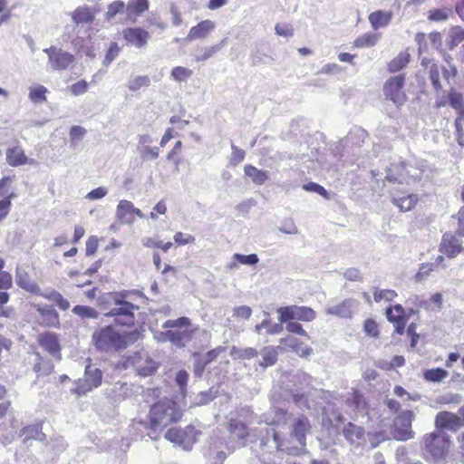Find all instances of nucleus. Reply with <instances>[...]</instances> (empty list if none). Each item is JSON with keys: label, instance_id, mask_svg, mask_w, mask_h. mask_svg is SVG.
Returning a JSON list of instances; mask_svg holds the SVG:
<instances>
[{"label": "nucleus", "instance_id": "1", "mask_svg": "<svg viewBox=\"0 0 464 464\" xmlns=\"http://www.w3.org/2000/svg\"><path fill=\"white\" fill-rule=\"evenodd\" d=\"M263 421L269 426L289 427V438L284 439L279 431L271 429V435L276 443V451L273 454V459L267 464H296L285 460L283 461V455H299L304 450L306 435L311 431L309 419L301 413L293 414L286 411L275 408L264 415Z\"/></svg>", "mask_w": 464, "mask_h": 464}, {"label": "nucleus", "instance_id": "2", "mask_svg": "<svg viewBox=\"0 0 464 464\" xmlns=\"http://www.w3.org/2000/svg\"><path fill=\"white\" fill-rule=\"evenodd\" d=\"M137 339L135 332L121 334L111 325L104 326L93 332L92 340L95 348L102 352H113L126 348Z\"/></svg>", "mask_w": 464, "mask_h": 464}, {"label": "nucleus", "instance_id": "3", "mask_svg": "<svg viewBox=\"0 0 464 464\" xmlns=\"http://www.w3.org/2000/svg\"><path fill=\"white\" fill-rule=\"evenodd\" d=\"M182 416L176 403L164 399L154 404L150 411V428L155 432L164 430L168 425L178 421Z\"/></svg>", "mask_w": 464, "mask_h": 464}, {"label": "nucleus", "instance_id": "4", "mask_svg": "<svg viewBox=\"0 0 464 464\" xmlns=\"http://www.w3.org/2000/svg\"><path fill=\"white\" fill-rule=\"evenodd\" d=\"M162 328L168 329L165 332L166 338L178 347H184L189 343L193 335L198 331V326H194L188 317L182 316L174 320H167Z\"/></svg>", "mask_w": 464, "mask_h": 464}, {"label": "nucleus", "instance_id": "5", "mask_svg": "<svg viewBox=\"0 0 464 464\" xmlns=\"http://www.w3.org/2000/svg\"><path fill=\"white\" fill-rule=\"evenodd\" d=\"M129 292L122 291L113 294L115 307L111 308L105 316L113 317L117 324L122 326H131L135 322L134 312L139 309L137 305L126 301Z\"/></svg>", "mask_w": 464, "mask_h": 464}, {"label": "nucleus", "instance_id": "6", "mask_svg": "<svg viewBox=\"0 0 464 464\" xmlns=\"http://www.w3.org/2000/svg\"><path fill=\"white\" fill-rule=\"evenodd\" d=\"M424 446L427 457L433 461H439L446 455L450 440L445 432L438 430L425 436Z\"/></svg>", "mask_w": 464, "mask_h": 464}, {"label": "nucleus", "instance_id": "7", "mask_svg": "<svg viewBox=\"0 0 464 464\" xmlns=\"http://www.w3.org/2000/svg\"><path fill=\"white\" fill-rule=\"evenodd\" d=\"M124 366L125 368H134L139 375L144 377L153 374L158 368L157 362L143 349L128 356L124 362Z\"/></svg>", "mask_w": 464, "mask_h": 464}, {"label": "nucleus", "instance_id": "8", "mask_svg": "<svg viewBox=\"0 0 464 464\" xmlns=\"http://www.w3.org/2000/svg\"><path fill=\"white\" fill-rule=\"evenodd\" d=\"M276 312L279 314L280 323L293 320L311 322L316 317L315 311L308 306L289 305L279 307Z\"/></svg>", "mask_w": 464, "mask_h": 464}, {"label": "nucleus", "instance_id": "9", "mask_svg": "<svg viewBox=\"0 0 464 464\" xmlns=\"http://www.w3.org/2000/svg\"><path fill=\"white\" fill-rule=\"evenodd\" d=\"M47 54V67L52 71H64L74 62V56L56 46L44 49Z\"/></svg>", "mask_w": 464, "mask_h": 464}, {"label": "nucleus", "instance_id": "10", "mask_svg": "<svg viewBox=\"0 0 464 464\" xmlns=\"http://www.w3.org/2000/svg\"><path fill=\"white\" fill-rule=\"evenodd\" d=\"M423 172V169L415 168L411 165L407 166L406 164L401 163L398 166H393L392 169H389L386 179L391 182L398 181L399 183H409L411 180H420Z\"/></svg>", "mask_w": 464, "mask_h": 464}, {"label": "nucleus", "instance_id": "11", "mask_svg": "<svg viewBox=\"0 0 464 464\" xmlns=\"http://www.w3.org/2000/svg\"><path fill=\"white\" fill-rule=\"evenodd\" d=\"M198 431L191 425L187 426L184 430L172 428L169 429L166 434L165 438L180 447H182L186 450H189L192 448V445L196 442Z\"/></svg>", "mask_w": 464, "mask_h": 464}, {"label": "nucleus", "instance_id": "12", "mask_svg": "<svg viewBox=\"0 0 464 464\" xmlns=\"http://www.w3.org/2000/svg\"><path fill=\"white\" fill-rule=\"evenodd\" d=\"M415 415L412 411H401L394 420V437L398 440L412 439L414 432L411 430V422Z\"/></svg>", "mask_w": 464, "mask_h": 464}, {"label": "nucleus", "instance_id": "13", "mask_svg": "<svg viewBox=\"0 0 464 464\" xmlns=\"http://www.w3.org/2000/svg\"><path fill=\"white\" fill-rule=\"evenodd\" d=\"M102 372L97 368L88 365L85 368V374L82 380H79L72 392L78 395H83L86 392L97 388L102 383Z\"/></svg>", "mask_w": 464, "mask_h": 464}, {"label": "nucleus", "instance_id": "14", "mask_svg": "<svg viewBox=\"0 0 464 464\" xmlns=\"http://www.w3.org/2000/svg\"><path fill=\"white\" fill-rule=\"evenodd\" d=\"M404 80L402 75H396L390 78L384 85L385 96L397 105H401L406 101V95L402 90Z\"/></svg>", "mask_w": 464, "mask_h": 464}, {"label": "nucleus", "instance_id": "15", "mask_svg": "<svg viewBox=\"0 0 464 464\" xmlns=\"http://www.w3.org/2000/svg\"><path fill=\"white\" fill-rule=\"evenodd\" d=\"M442 72L443 78L450 83V79L456 77L458 71L454 65H450V69H447L443 66H439L437 63H431L429 68L428 73L431 84L436 92L442 90L440 82V72Z\"/></svg>", "mask_w": 464, "mask_h": 464}, {"label": "nucleus", "instance_id": "16", "mask_svg": "<svg viewBox=\"0 0 464 464\" xmlns=\"http://www.w3.org/2000/svg\"><path fill=\"white\" fill-rule=\"evenodd\" d=\"M440 251L449 258H454L464 253L463 241L451 233H445L440 244Z\"/></svg>", "mask_w": 464, "mask_h": 464}, {"label": "nucleus", "instance_id": "17", "mask_svg": "<svg viewBox=\"0 0 464 464\" xmlns=\"http://www.w3.org/2000/svg\"><path fill=\"white\" fill-rule=\"evenodd\" d=\"M122 35L128 44L139 49L144 48L150 38V33L141 27L126 28Z\"/></svg>", "mask_w": 464, "mask_h": 464}, {"label": "nucleus", "instance_id": "18", "mask_svg": "<svg viewBox=\"0 0 464 464\" xmlns=\"http://www.w3.org/2000/svg\"><path fill=\"white\" fill-rule=\"evenodd\" d=\"M6 163L11 167H20L23 165H36V160L28 158L21 146L9 147L5 150Z\"/></svg>", "mask_w": 464, "mask_h": 464}, {"label": "nucleus", "instance_id": "19", "mask_svg": "<svg viewBox=\"0 0 464 464\" xmlns=\"http://www.w3.org/2000/svg\"><path fill=\"white\" fill-rule=\"evenodd\" d=\"M435 425L438 429L457 430L463 426L461 416L450 411H440L435 418Z\"/></svg>", "mask_w": 464, "mask_h": 464}, {"label": "nucleus", "instance_id": "20", "mask_svg": "<svg viewBox=\"0 0 464 464\" xmlns=\"http://www.w3.org/2000/svg\"><path fill=\"white\" fill-rule=\"evenodd\" d=\"M228 430L230 432V438L237 440V445H229L228 443L225 445V447L231 450L236 447L244 446L246 444L245 440L249 435L248 430L246 426L237 420H231L228 425Z\"/></svg>", "mask_w": 464, "mask_h": 464}, {"label": "nucleus", "instance_id": "21", "mask_svg": "<svg viewBox=\"0 0 464 464\" xmlns=\"http://www.w3.org/2000/svg\"><path fill=\"white\" fill-rule=\"evenodd\" d=\"M357 306L358 302L355 299L348 298L342 301L340 304L328 307L325 313L341 318H352L353 311Z\"/></svg>", "mask_w": 464, "mask_h": 464}, {"label": "nucleus", "instance_id": "22", "mask_svg": "<svg viewBox=\"0 0 464 464\" xmlns=\"http://www.w3.org/2000/svg\"><path fill=\"white\" fill-rule=\"evenodd\" d=\"M15 283L20 288L31 294L42 295L39 285L30 278L28 272L22 266L15 269Z\"/></svg>", "mask_w": 464, "mask_h": 464}, {"label": "nucleus", "instance_id": "23", "mask_svg": "<svg viewBox=\"0 0 464 464\" xmlns=\"http://www.w3.org/2000/svg\"><path fill=\"white\" fill-rule=\"evenodd\" d=\"M216 27L215 22L211 20H203L197 25L192 26L187 35L189 42L207 38Z\"/></svg>", "mask_w": 464, "mask_h": 464}, {"label": "nucleus", "instance_id": "24", "mask_svg": "<svg viewBox=\"0 0 464 464\" xmlns=\"http://www.w3.org/2000/svg\"><path fill=\"white\" fill-rule=\"evenodd\" d=\"M39 344L56 359L61 358V348L57 336L53 333H45L38 337Z\"/></svg>", "mask_w": 464, "mask_h": 464}, {"label": "nucleus", "instance_id": "25", "mask_svg": "<svg viewBox=\"0 0 464 464\" xmlns=\"http://www.w3.org/2000/svg\"><path fill=\"white\" fill-rule=\"evenodd\" d=\"M133 203L131 201L122 199L120 200L117 207L115 217L121 224L131 225L135 218L132 217Z\"/></svg>", "mask_w": 464, "mask_h": 464}, {"label": "nucleus", "instance_id": "26", "mask_svg": "<svg viewBox=\"0 0 464 464\" xmlns=\"http://www.w3.org/2000/svg\"><path fill=\"white\" fill-rule=\"evenodd\" d=\"M96 10L86 5L78 6L71 13V17L75 24H91L94 21Z\"/></svg>", "mask_w": 464, "mask_h": 464}, {"label": "nucleus", "instance_id": "27", "mask_svg": "<svg viewBox=\"0 0 464 464\" xmlns=\"http://www.w3.org/2000/svg\"><path fill=\"white\" fill-rule=\"evenodd\" d=\"M418 200V196L415 194H410L406 196L392 194V203L395 206H397L401 211H409L415 207Z\"/></svg>", "mask_w": 464, "mask_h": 464}, {"label": "nucleus", "instance_id": "28", "mask_svg": "<svg viewBox=\"0 0 464 464\" xmlns=\"http://www.w3.org/2000/svg\"><path fill=\"white\" fill-rule=\"evenodd\" d=\"M369 22L374 30L381 27H386L392 21V14L391 12L375 11L369 15Z\"/></svg>", "mask_w": 464, "mask_h": 464}, {"label": "nucleus", "instance_id": "29", "mask_svg": "<svg viewBox=\"0 0 464 464\" xmlns=\"http://www.w3.org/2000/svg\"><path fill=\"white\" fill-rule=\"evenodd\" d=\"M343 436L352 444H360L364 437V430L353 423H348L343 428Z\"/></svg>", "mask_w": 464, "mask_h": 464}, {"label": "nucleus", "instance_id": "30", "mask_svg": "<svg viewBox=\"0 0 464 464\" xmlns=\"http://www.w3.org/2000/svg\"><path fill=\"white\" fill-rule=\"evenodd\" d=\"M427 39L431 43L433 46H438L441 43V35L438 32L430 33L428 36H426L425 34L418 33L415 36V41L419 44L420 53L427 49Z\"/></svg>", "mask_w": 464, "mask_h": 464}, {"label": "nucleus", "instance_id": "31", "mask_svg": "<svg viewBox=\"0 0 464 464\" xmlns=\"http://www.w3.org/2000/svg\"><path fill=\"white\" fill-rule=\"evenodd\" d=\"M245 174L249 177L255 184L263 185L268 179V173L247 164L244 168Z\"/></svg>", "mask_w": 464, "mask_h": 464}, {"label": "nucleus", "instance_id": "32", "mask_svg": "<svg viewBox=\"0 0 464 464\" xmlns=\"http://www.w3.org/2000/svg\"><path fill=\"white\" fill-rule=\"evenodd\" d=\"M379 41V35L373 33H366L354 41V46L357 48H367L374 46Z\"/></svg>", "mask_w": 464, "mask_h": 464}, {"label": "nucleus", "instance_id": "33", "mask_svg": "<svg viewBox=\"0 0 464 464\" xmlns=\"http://www.w3.org/2000/svg\"><path fill=\"white\" fill-rule=\"evenodd\" d=\"M48 90L43 85L32 86L29 88V99L34 103H43L46 101Z\"/></svg>", "mask_w": 464, "mask_h": 464}, {"label": "nucleus", "instance_id": "34", "mask_svg": "<svg viewBox=\"0 0 464 464\" xmlns=\"http://www.w3.org/2000/svg\"><path fill=\"white\" fill-rule=\"evenodd\" d=\"M410 60V54L407 52L400 53L394 59H392L388 68L390 72H398L407 65Z\"/></svg>", "mask_w": 464, "mask_h": 464}, {"label": "nucleus", "instance_id": "35", "mask_svg": "<svg viewBox=\"0 0 464 464\" xmlns=\"http://www.w3.org/2000/svg\"><path fill=\"white\" fill-rule=\"evenodd\" d=\"M126 6L127 5H125V3L121 0L113 1L107 7V11L104 14L105 19L107 21L113 20L117 14H122L124 12Z\"/></svg>", "mask_w": 464, "mask_h": 464}, {"label": "nucleus", "instance_id": "36", "mask_svg": "<svg viewBox=\"0 0 464 464\" xmlns=\"http://www.w3.org/2000/svg\"><path fill=\"white\" fill-rule=\"evenodd\" d=\"M449 372L442 368L430 369L424 372L423 378L427 382H440L448 377Z\"/></svg>", "mask_w": 464, "mask_h": 464}, {"label": "nucleus", "instance_id": "37", "mask_svg": "<svg viewBox=\"0 0 464 464\" xmlns=\"http://www.w3.org/2000/svg\"><path fill=\"white\" fill-rule=\"evenodd\" d=\"M149 0H130L127 4L126 10L130 14H140L149 9Z\"/></svg>", "mask_w": 464, "mask_h": 464}, {"label": "nucleus", "instance_id": "38", "mask_svg": "<svg viewBox=\"0 0 464 464\" xmlns=\"http://www.w3.org/2000/svg\"><path fill=\"white\" fill-rule=\"evenodd\" d=\"M37 311L40 314L43 316H46L47 318V324L50 326H55L59 323L58 314L52 306H36Z\"/></svg>", "mask_w": 464, "mask_h": 464}, {"label": "nucleus", "instance_id": "39", "mask_svg": "<svg viewBox=\"0 0 464 464\" xmlns=\"http://www.w3.org/2000/svg\"><path fill=\"white\" fill-rule=\"evenodd\" d=\"M386 316L390 322L406 320V310L401 304H395L386 309Z\"/></svg>", "mask_w": 464, "mask_h": 464}, {"label": "nucleus", "instance_id": "40", "mask_svg": "<svg viewBox=\"0 0 464 464\" xmlns=\"http://www.w3.org/2000/svg\"><path fill=\"white\" fill-rule=\"evenodd\" d=\"M346 403L353 411H361L365 406L363 396L357 391H353L346 399Z\"/></svg>", "mask_w": 464, "mask_h": 464}, {"label": "nucleus", "instance_id": "41", "mask_svg": "<svg viewBox=\"0 0 464 464\" xmlns=\"http://www.w3.org/2000/svg\"><path fill=\"white\" fill-rule=\"evenodd\" d=\"M223 443L219 441L218 439H211V442L209 445L208 454L209 457H213L217 459L218 461L222 462L226 459V453L222 450Z\"/></svg>", "mask_w": 464, "mask_h": 464}, {"label": "nucleus", "instance_id": "42", "mask_svg": "<svg viewBox=\"0 0 464 464\" xmlns=\"http://www.w3.org/2000/svg\"><path fill=\"white\" fill-rule=\"evenodd\" d=\"M449 102L452 108L459 111V117L464 118L462 94L452 90L449 93Z\"/></svg>", "mask_w": 464, "mask_h": 464}, {"label": "nucleus", "instance_id": "43", "mask_svg": "<svg viewBox=\"0 0 464 464\" xmlns=\"http://www.w3.org/2000/svg\"><path fill=\"white\" fill-rule=\"evenodd\" d=\"M280 343L286 346V347H289L291 349H293L294 351H295L296 353H302V355H309L311 354L312 353V349L311 348H305L304 350V349H300V346H299V343H298V340L293 336H287L285 338H282L280 340Z\"/></svg>", "mask_w": 464, "mask_h": 464}, {"label": "nucleus", "instance_id": "44", "mask_svg": "<svg viewBox=\"0 0 464 464\" xmlns=\"http://www.w3.org/2000/svg\"><path fill=\"white\" fill-rule=\"evenodd\" d=\"M193 74L192 70L183 67L176 66L171 70L170 76L176 82H185Z\"/></svg>", "mask_w": 464, "mask_h": 464}, {"label": "nucleus", "instance_id": "45", "mask_svg": "<svg viewBox=\"0 0 464 464\" xmlns=\"http://www.w3.org/2000/svg\"><path fill=\"white\" fill-rule=\"evenodd\" d=\"M220 44L213 46H205L201 48L195 56L197 62H204L211 58L215 53L220 50Z\"/></svg>", "mask_w": 464, "mask_h": 464}, {"label": "nucleus", "instance_id": "46", "mask_svg": "<svg viewBox=\"0 0 464 464\" xmlns=\"http://www.w3.org/2000/svg\"><path fill=\"white\" fill-rule=\"evenodd\" d=\"M150 84V80L146 75L136 76L128 82V88L131 92H137L143 87H148Z\"/></svg>", "mask_w": 464, "mask_h": 464}, {"label": "nucleus", "instance_id": "47", "mask_svg": "<svg viewBox=\"0 0 464 464\" xmlns=\"http://www.w3.org/2000/svg\"><path fill=\"white\" fill-rule=\"evenodd\" d=\"M262 361L260 365L263 367L271 366L276 363L277 353L273 347H266L262 351Z\"/></svg>", "mask_w": 464, "mask_h": 464}, {"label": "nucleus", "instance_id": "48", "mask_svg": "<svg viewBox=\"0 0 464 464\" xmlns=\"http://www.w3.org/2000/svg\"><path fill=\"white\" fill-rule=\"evenodd\" d=\"M436 401L440 404H459L462 401V396L459 393L447 392L439 395Z\"/></svg>", "mask_w": 464, "mask_h": 464}, {"label": "nucleus", "instance_id": "49", "mask_svg": "<svg viewBox=\"0 0 464 464\" xmlns=\"http://www.w3.org/2000/svg\"><path fill=\"white\" fill-rule=\"evenodd\" d=\"M232 259L237 261L241 265L245 266H256L259 262V258L256 254L242 255L236 253L233 255Z\"/></svg>", "mask_w": 464, "mask_h": 464}, {"label": "nucleus", "instance_id": "50", "mask_svg": "<svg viewBox=\"0 0 464 464\" xmlns=\"http://www.w3.org/2000/svg\"><path fill=\"white\" fill-rule=\"evenodd\" d=\"M72 313L82 318H97L99 313L92 307L85 305H76L72 308Z\"/></svg>", "mask_w": 464, "mask_h": 464}, {"label": "nucleus", "instance_id": "51", "mask_svg": "<svg viewBox=\"0 0 464 464\" xmlns=\"http://www.w3.org/2000/svg\"><path fill=\"white\" fill-rule=\"evenodd\" d=\"M138 150L143 160H155L160 155V149L158 147H138Z\"/></svg>", "mask_w": 464, "mask_h": 464}, {"label": "nucleus", "instance_id": "52", "mask_svg": "<svg viewBox=\"0 0 464 464\" xmlns=\"http://www.w3.org/2000/svg\"><path fill=\"white\" fill-rule=\"evenodd\" d=\"M374 301L380 302L382 300L390 302L393 300L397 296V293L394 290L392 289H375L373 292Z\"/></svg>", "mask_w": 464, "mask_h": 464}, {"label": "nucleus", "instance_id": "53", "mask_svg": "<svg viewBox=\"0 0 464 464\" xmlns=\"http://www.w3.org/2000/svg\"><path fill=\"white\" fill-rule=\"evenodd\" d=\"M393 392L396 396L401 398L402 402H406L408 401H417L420 400V395L418 393H409L405 389L401 386H395Z\"/></svg>", "mask_w": 464, "mask_h": 464}, {"label": "nucleus", "instance_id": "54", "mask_svg": "<svg viewBox=\"0 0 464 464\" xmlns=\"http://www.w3.org/2000/svg\"><path fill=\"white\" fill-rule=\"evenodd\" d=\"M451 14L450 8L433 9L429 13V19L436 22L446 21Z\"/></svg>", "mask_w": 464, "mask_h": 464}, {"label": "nucleus", "instance_id": "55", "mask_svg": "<svg viewBox=\"0 0 464 464\" xmlns=\"http://www.w3.org/2000/svg\"><path fill=\"white\" fill-rule=\"evenodd\" d=\"M142 243L147 247L161 248L165 252H167L172 246L171 242L163 243L162 241L154 237H146L142 240Z\"/></svg>", "mask_w": 464, "mask_h": 464}, {"label": "nucleus", "instance_id": "56", "mask_svg": "<svg viewBox=\"0 0 464 464\" xmlns=\"http://www.w3.org/2000/svg\"><path fill=\"white\" fill-rule=\"evenodd\" d=\"M275 33L276 35L290 38L294 35V27L286 23H277L275 25Z\"/></svg>", "mask_w": 464, "mask_h": 464}, {"label": "nucleus", "instance_id": "57", "mask_svg": "<svg viewBox=\"0 0 464 464\" xmlns=\"http://www.w3.org/2000/svg\"><path fill=\"white\" fill-rule=\"evenodd\" d=\"M450 48H453L464 40V29L459 26L451 28L450 31Z\"/></svg>", "mask_w": 464, "mask_h": 464}, {"label": "nucleus", "instance_id": "58", "mask_svg": "<svg viewBox=\"0 0 464 464\" xmlns=\"http://www.w3.org/2000/svg\"><path fill=\"white\" fill-rule=\"evenodd\" d=\"M231 150H232V153H231L229 163L232 166H237L244 160L246 152L244 150L239 149L238 147H237L234 144L231 145Z\"/></svg>", "mask_w": 464, "mask_h": 464}, {"label": "nucleus", "instance_id": "59", "mask_svg": "<svg viewBox=\"0 0 464 464\" xmlns=\"http://www.w3.org/2000/svg\"><path fill=\"white\" fill-rule=\"evenodd\" d=\"M303 188L308 192L317 193V194L321 195L322 197H324V198H329L327 190L324 187H322L321 185H319L317 183H314V182L306 183V184L303 185Z\"/></svg>", "mask_w": 464, "mask_h": 464}, {"label": "nucleus", "instance_id": "60", "mask_svg": "<svg viewBox=\"0 0 464 464\" xmlns=\"http://www.w3.org/2000/svg\"><path fill=\"white\" fill-rule=\"evenodd\" d=\"M121 48L117 43H111L105 55L103 63L110 64L120 53Z\"/></svg>", "mask_w": 464, "mask_h": 464}, {"label": "nucleus", "instance_id": "61", "mask_svg": "<svg viewBox=\"0 0 464 464\" xmlns=\"http://www.w3.org/2000/svg\"><path fill=\"white\" fill-rule=\"evenodd\" d=\"M149 26L155 27L160 32H163L167 28L166 23H164L157 14H151L147 18Z\"/></svg>", "mask_w": 464, "mask_h": 464}, {"label": "nucleus", "instance_id": "62", "mask_svg": "<svg viewBox=\"0 0 464 464\" xmlns=\"http://www.w3.org/2000/svg\"><path fill=\"white\" fill-rule=\"evenodd\" d=\"M363 329L365 334L370 337H378L379 335L378 324L372 319H367L364 322Z\"/></svg>", "mask_w": 464, "mask_h": 464}, {"label": "nucleus", "instance_id": "63", "mask_svg": "<svg viewBox=\"0 0 464 464\" xmlns=\"http://www.w3.org/2000/svg\"><path fill=\"white\" fill-rule=\"evenodd\" d=\"M252 314V309L247 305L237 306L233 309V316L247 320Z\"/></svg>", "mask_w": 464, "mask_h": 464}, {"label": "nucleus", "instance_id": "64", "mask_svg": "<svg viewBox=\"0 0 464 464\" xmlns=\"http://www.w3.org/2000/svg\"><path fill=\"white\" fill-rule=\"evenodd\" d=\"M464 118L458 117L456 119V137L458 143L464 147V124H463Z\"/></svg>", "mask_w": 464, "mask_h": 464}]
</instances>
